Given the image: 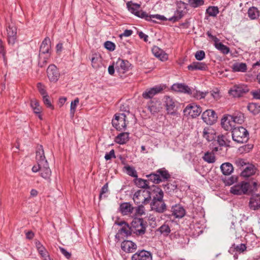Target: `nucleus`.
<instances>
[{
    "label": "nucleus",
    "instance_id": "1",
    "mask_svg": "<svg viewBox=\"0 0 260 260\" xmlns=\"http://www.w3.org/2000/svg\"><path fill=\"white\" fill-rule=\"evenodd\" d=\"M152 190L151 209L157 213H162L167 209L166 204L163 200L164 192L159 187L155 185L152 186Z\"/></svg>",
    "mask_w": 260,
    "mask_h": 260
},
{
    "label": "nucleus",
    "instance_id": "2",
    "mask_svg": "<svg viewBox=\"0 0 260 260\" xmlns=\"http://www.w3.org/2000/svg\"><path fill=\"white\" fill-rule=\"evenodd\" d=\"M232 134L233 140L237 143H246L249 139V132L243 126L235 127Z\"/></svg>",
    "mask_w": 260,
    "mask_h": 260
},
{
    "label": "nucleus",
    "instance_id": "3",
    "mask_svg": "<svg viewBox=\"0 0 260 260\" xmlns=\"http://www.w3.org/2000/svg\"><path fill=\"white\" fill-rule=\"evenodd\" d=\"M147 223L142 218H135L131 223L132 233L137 236H142L146 233Z\"/></svg>",
    "mask_w": 260,
    "mask_h": 260
},
{
    "label": "nucleus",
    "instance_id": "4",
    "mask_svg": "<svg viewBox=\"0 0 260 260\" xmlns=\"http://www.w3.org/2000/svg\"><path fill=\"white\" fill-rule=\"evenodd\" d=\"M151 192H152V188L149 190H138L134 193L133 200L137 204L140 203L147 204L151 199Z\"/></svg>",
    "mask_w": 260,
    "mask_h": 260
},
{
    "label": "nucleus",
    "instance_id": "5",
    "mask_svg": "<svg viewBox=\"0 0 260 260\" xmlns=\"http://www.w3.org/2000/svg\"><path fill=\"white\" fill-rule=\"evenodd\" d=\"M126 115L124 113H117L112 119V124L117 131L125 130L126 127L125 122Z\"/></svg>",
    "mask_w": 260,
    "mask_h": 260
},
{
    "label": "nucleus",
    "instance_id": "6",
    "mask_svg": "<svg viewBox=\"0 0 260 260\" xmlns=\"http://www.w3.org/2000/svg\"><path fill=\"white\" fill-rule=\"evenodd\" d=\"M249 90L248 86L246 85H235L229 90V93L235 98H239L248 92Z\"/></svg>",
    "mask_w": 260,
    "mask_h": 260
},
{
    "label": "nucleus",
    "instance_id": "7",
    "mask_svg": "<svg viewBox=\"0 0 260 260\" xmlns=\"http://www.w3.org/2000/svg\"><path fill=\"white\" fill-rule=\"evenodd\" d=\"M128 10L136 16L145 20H148L150 17L145 12L140 10V5L137 4H127Z\"/></svg>",
    "mask_w": 260,
    "mask_h": 260
},
{
    "label": "nucleus",
    "instance_id": "8",
    "mask_svg": "<svg viewBox=\"0 0 260 260\" xmlns=\"http://www.w3.org/2000/svg\"><path fill=\"white\" fill-rule=\"evenodd\" d=\"M165 88L164 85H158L147 89L142 93V96L145 99H152L154 95L161 93Z\"/></svg>",
    "mask_w": 260,
    "mask_h": 260
},
{
    "label": "nucleus",
    "instance_id": "9",
    "mask_svg": "<svg viewBox=\"0 0 260 260\" xmlns=\"http://www.w3.org/2000/svg\"><path fill=\"white\" fill-rule=\"evenodd\" d=\"M184 115H188L192 118L198 116L202 112V108L200 106L194 103L188 105L183 110Z\"/></svg>",
    "mask_w": 260,
    "mask_h": 260
},
{
    "label": "nucleus",
    "instance_id": "10",
    "mask_svg": "<svg viewBox=\"0 0 260 260\" xmlns=\"http://www.w3.org/2000/svg\"><path fill=\"white\" fill-rule=\"evenodd\" d=\"M250 183L242 182L232 186L230 191L232 193L236 195L246 194L249 189Z\"/></svg>",
    "mask_w": 260,
    "mask_h": 260
},
{
    "label": "nucleus",
    "instance_id": "11",
    "mask_svg": "<svg viewBox=\"0 0 260 260\" xmlns=\"http://www.w3.org/2000/svg\"><path fill=\"white\" fill-rule=\"evenodd\" d=\"M202 118L206 124L212 125L216 121L217 116L214 111L209 109L203 113Z\"/></svg>",
    "mask_w": 260,
    "mask_h": 260
},
{
    "label": "nucleus",
    "instance_id": "12",
    "mask_svg": "<svg viewBox=\"0 0 260 260\" xmlns=\"http://www.w3.org/2000/svg\"><path fill=\"white\" fill-rule=\"evenodd\" d=\"M51 53V41L49 37H46L41 44L39 55L50 56Z\"/></svg>",
    "mask_w": 260,
    "mask_h": 260
},
{
    "label": "nucleus",
    "instance_id": "13",
    "mask_svg": "<svg viewBox=\"0 0 260 260\" xmlns=\"http://www.w3.org/2000/svg\"><path fill=\"white\" fill-rule=\"evenodd\" d=\"M7 40L9 45L13 46L17 41V28L14 25H9L7 28Z\"/></svg>",
    "mask_w": 260,
    "mask_h": 260
},
{
    "label": "nucleus",
    "instance_id": "14",
    "mask_svg": "<svg viewBox=\"0 0 260 260\" xmlns=\"http://www.w3.org/2000/svg\"><path fill=\"white\" fill-rule=\"evenodd\" d=\"M132 260H152V254L150 251L144 249L139 250L131 257Z\"/></svg>",
    "mask_w": 260,
    "mask_h": 260
},
{
    "label": "nucleus",
    "instance_id": "15",
    "mask_svg": "<svg viewBox=\"0 0 260 260\" xmlns=\"http://www.w3.org/2000/svg\"><path fill=\"white\" fill-rule=\"evenodd\" d=\"M147 107L152 114L157 113L162 109L161 102L155 99H151L147 103Z\"/></svg>",
    "mask_w": 260,
    "mask_h": 260
},
{
    "label": "nucleus",
    "instance_id": "16",
    "mask_svg": "<svg viewBox=\"0 0 260 260\" xmlns=\"http://www.w3.org/2000/svg\"><path fill=\"white\" fill-rule=\"evenodd\" d=\"M130 63L127 60L118 58L116 62L115 69L120 76L128 71Z\"/></svg>",
    "mask_w": 260,
    "mask_h": 260
},
{
    "label": "nucleus",
    "instance_id": "17",
    "mask_svg": "<svg viewBox=\"0 0 260 260\" xmlns=\"http://www.w3.org/2000/svg\"><path fill=\"white\" fill-rule=\"evenodd\" d=\"M47 73L49 80L51 82L57 81L60 75L58 69L54 64H51L48 67Z\"/></svg>",
    "mask_w": 260,
    "mask_h": 260
},
{
    "label": "nucleus",
    "instance_id": "18",
    "mask_svg": "<svg viewBox=\"0 0 260 260\" xmlns=\"http://www.w3.org/2000/svg\"><path fill=\"white\" fill-rule=\"evenodd\" d=\"M234 122L232 119L231 115H224L221 120V125L222 127L225 131H231L235 127Z\"/></svg>",
    "mask_w": 260,
    "mask_h": 260
},
{
    "label": "nucleus",
    "instance_id": "19",
    "mask_svg": "<svg viewBox=\"0 0 260 260\" xmlns=\"http://www.w3.org/2000/svg\"><path fill=\"white\" fill-rule=\"evenodd\" d=\"M166 110L169 114L174 115L176 113V103L173 98L169 96L166 95L164 97Z\"/></svg>",
    "mask_w": 260,
    "mask_h": 260
},
{
    "label": "nucleus",
    "instance_id": "20",
    "mask_svg": "<svg viewBox=\"0 0 260 260\" xmlns=\"http://www.w3.org/2000/svg\"><path fill=\"white\" fill-rule=\"evenodd\" d=\"M121 249L126 253H133L137 249V244L130 240H124L121 244Z\"/></svg>",
    "mask_w": 260,
    "mask_h": 260
},
{
    "label": "nucleus",
    "instance_id": "21",
    "mask_svg": "<svg viewBox=\"0 0 260 260\" xmlns=\"http://www.w3.org/2000/svg\"><path fill=\"white\" fill-rule=\"evenodd\" d=\"M172 214L168 215L170 218L171 216H174L175 218H182L185 214V210L184 208L179 204L173 206L171 208Z\"/></svg>",
    "mask_w": 260,
    "mask_h": 260
},
{
    "label": "nucleus",
    "instance_id": "22",
    "mask_svg": "<svg viewBox=\"0 0 260 260\" xmlns=\"http://www.w3.org/2000/svg\"><path fill=\"white\" fill-rule=\"evenodd\" d=\"M36 160L37 163L40 165H42L45 163L48 162L44 154V151L42 145H39L37 147L36 151Z\"/></svg>",
    "mask_w": 260,
    "mask_h": 260
},
{
    "label": "nucleus",
    "instance_id": "23",
    "mask_svg": "<svg viewBox=\"0 0 260 260\" xmlns=\"http://www.w3.org/2000/svg\"><path fill=\"white\" fill-rule=\"evenodd\" d=\"M249 206L250 209L256 210L260 208V195L252 196L249 200Z\"/></svg>",
    "mask_w": 260,
    "mask_h": 260
},
{
    "label": "nucleus",
    "instance_id": "24",
    "mask_svg": "<svg viewBox=\"0 0 260 260\" xmlns=\"http://www.w3.org/2000/svg\"><path fill=\"white\" fill-rule=\"evenodd\" d=\"M187 69L189 71H206L208 69V66L205 62L194 61L187 66Z\"/></svg>",
    "mask_w": 260,
    "mask_h": 260
},
{
    "label": "nucleus",
    "instance_id": "25",
    "mask_svg": "<svg viewBox=\"0 0 260 260\" xmlns=\"http://www.w3.org/2000/svg\"><path fill=\"white\" fill-rule=\"evenodd\" d=\"M152 52L156 57L161 61L167 60L168 58V54L157 46H154L152 49Z\"/></svg>",
    "mask_w": 260,
    "mask_h": 260
},
{
    "label": "nucleus",
    "instance_id": "26",
    "mask_svg": "<svg viewBox=\"0 0 260 260\" xmlns=\"http://www.w3.org/2000/svg\"><path fill=\"white\" fill-rule=\"evenodd\" d=\"M173 90L177 92H180L184 93H187L189 95L191 93V89L190 87L182 83H176L174 84L172 87Z\"/></svg>",
    "mask_w": 260,
    "mask_h": 260
},
{
    "label": "nucleus",
    "instance_id": "27",
    "mask_svg": "<svg viewBox=\"0 0 260 260\" xmlns=\"http://www.w3.org/2000/svg\"><path fill=\"white\" fill-rule=\"evenodd\" d=\"M40 175L45 179L50 181L51 171L49 167L48 162L42 164V166L40 170Z\"/></svg>",
    "mask_w": 260,
    "mask_h": 260
},
{
    "label": "nucleus",
    "instance_id": "28",
    "mask_svg": "<svg viewBox=\"0 0 260 260\" xmlns=\"http://www.w3.org/2000/svg\"><path fill=\"white\" fill-rule=\"evenodd\" d=\"M129 135L127 132L121 133L115 137V142L120 145L124 144L129 140Z\"/></svg>",
    "mask_w": 260,
    "mask_h": 260
},
{
    "label": "nucleus",
    "instance_id": "29",
    "mask_svg": "<svg viewBox=\"0 0 260 260\" xmlns=\"http://www.w3.org/2000/svg\"><path fill=\"white\" fill-rule=\"evenodd\" d=\"M120 211L123 215H128L132 213L134 210V207L129 203H123L120 204Z\"/></svg>",
    "mask_w": 260,
    "mask_h": 260
},
{
    "label": "nucleus",
    "instance_id": "30",
    "mask_svg": "<svg viewBox=\"0 0 260 260\" xmlns=\"http://www.w3.org/2000/svg\"><path fill=\"white\" fill-rule=\"evenodd\" d=\"M256 168L252 164H248V166L241 172V176L244 177H249L253 175L256 172Z\"/></svg>",
    "mask_w": 260,
    "mask_h": 260
},
{
    "label": "nucleus",
    "instance_id": "31",
    "mask_svg": "<svg viewBox=\"0 0 260 260\" xmlns=\"http://www.w3.org/2000/svg\"><path fill=\"white\" fill-rule=\"evenodd\" d=\"M234 123L242 124L244 121V114L240 111H236L231 115Z\"/></svg>",
    "mask_w": 260,
    "mask_h": 260
},
{
    "label": "nucleus",
    "instance_id": "32",
    "mask_svg": "<svg viewBox=\"0 0 260 260\" xmlns=\"http://www.w3.org/2000/svg\"><path fill=\"white\" fill-rule=\"evenodd\" d=\"M135 184L139 188L146 189L145 190H149L151 189L149 185V182L146 180H144L141 178H136L134 180Z\"/></svg>",
    "mask_w": 260,
    "mask_h": 260
},
{
    "label": "nucleus",
    "instance_id": "33",
    "mask_svg": "<svg viewBox=\"0 0 260 260\" xmlns=\"http://www.w3.org/2000/svg\"><path fill=\"white\" fill-rule=\"evenodd\" d=\"M260 11L255 7H251L248 9L247 15L251 20H256L259 16Z\"/></svg>",
    "mask_w": 260,
    "mask_h": 260
},
{
    "label": "nucleus",
    "instance_id": "34",
    "mask_svg": "<svg viewBox=\"0 0 260 260\" xmlns=\"http://www.w3.org/2000/svg\"><path fill=\"white\" fill-rule=\"evenodd\" d=\"M220 169L224 175H230L234 170L233 165L230 162L222 164L220 166Z\"/></svg>",
    "mask_w": 260,
    "mask_h": 260
},
{
    "label": "nucleus",
    "instance_id": "35",
    "mask_svg": "<svg viewBox=\"0 0 260 260\" xmlns=\"http://www.w3.org/2000/svg\"><path fill=\"white\" fill-rule=\"evenodd\" d=\"M185 12L183 10L177 9L175 12L174 15L169 18L168 20L173 22H177L182 18L185 15Z\"/></svg>",
    "mask_w": 260,
    "mask_h": 260
},
{
    "label": "nucleus",
    "instance_id": "36",
    "mask_svg": "<svg viewBox=\"0 0 260 260\" xmlns=\"http://www.w3.org/2000/svg\"><path fill=\"white\" fill-rule=\"evenodd\" d=\"M232 70L234 72H245L247 70V65L245 63H235L232 66Z\"/></svg>",
    "mask_w": 260,
    "mask_h": 260
},
{
    "label": "nucleus",
    "instance_id": "37",
    "mask_svg": "<svg viewBox=\"0 0 260 260\" xmlns=\"http://www.w3.org/2000/svg\"><path fill=\"white\" fill-rule=\"evenodd\" d=\"M217 142L219 145L221 146H230L231 141L228 139L227 135H218L217 139Z\"/></svg>",
    "mask_w": 260,
    "mask_h": 260
},
{
    "label": "nucleus",
    "instance_id": "38",
    "mask_svg": "<svg viewBox=\"0 0 260 260\" xmlns=\"http://www.w3.org/2000/svg\"><path fill=\"white\" fill-rule=\"evenodd\" d=\"M247 109L252 114L255 115L260 113V105L255 103H249Z\"/></svg>",
    "mask_w": 260,
    "mask_h": 260
},
{
    "label": "nucleus",
    "instance_id": "39",
    "mask_svg": "<svg viewBox=\"0 0 260 260\" xmlns=\"http://www.w3.org/2000/svg\"><path fill=\"white\" fill-rule=\"evenodd\" d=\"M156 171L159 179H161L162 181L167 180L171 177V175L169 174L168 171L164 168L159 169Z\"/></svg>",
    "mask_w": 260,
    "mask_h": 260
},
{
    "label": "nucleus",
    "instance_id": "40",
    "mask_svg": "<svg viewBox=\"0 0 260 260\" xmlns=\"http://www.w3.org/2000/svg\"><path fill=\"white\" fill-rule=\"evenodd\" d=\"M246 248L247 246L245 244L241 243L238 245L233 244L230 248V250H233V251H236L237 253H241L246 251Z\"/></svg>",
    "mask_w": 260,
    "mask_h": 260
},
{
    "label": "nucleus",
    "instance_id": "41",
    "mask_svg": "<svg viewBox=\"0 0 260 260\" xmlns=\"http://www.w3.org/2000/svg\"><path fill=\"white\" fill-rule=\"evenodd\" d=\"M30 107L32 108L34 113L39 114L42 112V107L40 105L39 102L36 99L30 101Z\"/></svg>",
    "mask_w": 260,
    "mask_h": 260
},
{
    "label": "nucleus",
    "instance_id": "42",
    "mask_svg": "<svg viewBox=\"0 0 260 260\" xmlns=\"http://www.w3.org/2000/svg\"><path fill=\"white\" fill-rule=\"evenodd\" d=\"M209 92L208 91L202 92L195 89H191V93L189 95H192L194 98L200 100L204 98Z\"/></svg>",
    "mask_w": 260,
    "mask_h": 260
},
{
    "label": "nucleus",
    "instance_id": "43",
    "mask_svg": "<svg viewBox=\"0 0 260 260\" xmlns=\"http://www.w3.org/2000/svg\"><path fill=\"white\" fill-rule=\"evenodd\" d=\"M215 47L223 54H228L230 51V48L221 42L215 43Z\"/></svg>",
    "mask_w": 260,
    "mask_h": 260
},
{
    "label": "nucleus",
    "instance_id": "44",
    "mask_svg": "<svg viewBox=\"0 0 260 260\" xmlns=\"http://www.w3.org/2000/svg\"><path fill=\"white\" fill-rule=\"evenodd\" d=\"M219 9L217 6H209L206 10V14L209 16L216 17L219 13Z\"/></svg>",
    "mask_w": 260,
    "mask_h": 260
},
{
    "label": "nucleus",
    "instance_id": "45",
    "mask_svg": "<svg viewBox=\"0 0 260 260\" xmlns=\"http://www.w3.org/2000/svg\"><path fill=\"white\" fill-rule=\"evenodd\" d=\"M203 159L209 164L214 163L216 160L215 155L213 152H206L203 157Z\"/></svg>",
    "mask_w": 260,
    "mask_h": 260
},
{
    "label": "nucleus",
    "instance_id": "46",
    "mask_svg": "<svg viewBox=\"0 0 260 260\" xmlns=\"http://www.w3.org/2000/svg\"><path fill=\"white\" fill-rule=\"evenodd\" d=\"M147 178L149 181H151L154 183L158 184L162 182V179H159L158 175H157V171L155 173H152L146 175Z\"/></svg>",
    "mask_w": 260,
    "mask_h": 260
},
{
    "label": "nucleus",
    "instance_id": "47",
    "mask_svg": "<svg viewBox=\"0 0 260 260\" xmlns=\"http://www.w3.org/2000/svg\"><path fill=\"white\" fill-rule=\"evenodd\" d=\"M118 233L120 234H124L125 236L131 235L132 233L131 226H129L128 224H125L119 230Z\"/></svg>",
    "mask_w": 260,
    "mask_h": 260
},
{
    "label": "nucleus",
    "instance_id": "48",
    "mask_svg": "<svg viewBox=\"0 0 260 260\" xmlns=\"http://www.w3.org/2000/svg\"><path fill=\"white\" fill-rule=\"evenodd\" d=\"M209 128L206 127L203 130V137L208 141H211L215 139V134L213 133L209 132Z\"/></svg>",
    "mask_w": 260,
    "mask_h": 260
},
{
    "label": "nucleus",
    "instance_id": "49",
    "mask_svg": "<svg viewBox=\"0 0 260 260\" xmlns=\"http://www.w3.org/2000/svg\"><path fill=\"white\" fill-rule=\"evenodd\" d=\"M124 169L126 170L127 175L134 178L138 177V174L135 169L130 166L127 165L124 167Z\"/></svg>",
    "mask_w": 260,
    "mask_h": 260
},
{
    "label": "nucleus",
    "instance_id": "50",
    "mask_svg": "<svg viewBox=\"0 0 260 260\" xmlns=\"http://www.w3.org/2000/svg\"><path fill=\"white\" fill-rule=\"evenodd\" d=\"M157 231L164 236H167L170 233L171 229L168 224H164L158 229Z\"/></svg>",
    "mask_w": 260,
    "mask_h": 260
},
{
    "label": "nucleus",
    "instance_id": "51",
    "mask_svg": "<svg viewBox=\"0 0 260 260\" xmlns=\"http://www.w3.org/2000/svg\"><path fill=\"white\" fill-rule=\"evenodd\" d=\"M187 2L193 8H197L204 5V0H188Z\"/></svg>",
    "mask_w": 260,
    "mask_h": 260
},
{
    "label": "nucleus",
    "instance_id": "52",
    "mask_svg": "<svg viewBox=\"0 0 260 260\" xmlns=\"http://www.w3.org/2000/svg\"><path fill=\"white\" fill-rule=\"evenodd\" d=\"M162 186L165 191L168 193H171L174 191L177 188V185L176 184H172L171 183L163 184Z\"/></svg>",
    "mask_w": 260,
    "mask_h": 260
},
{
    "label": "nucleus",
    "instance_id": "53",
    "mask_svg": "<svg viewBox=\"0 0 260 260\" xmlns=\"http://www.w3.org/2000/svg\"><path fill=\"white\" fill-rule=\"evenodd\" d=\"M79 103V99L78 98H76L74 101H72L70 107V114L73 116L76 111V109L77 105Z\"/></svg>",
    "mask_w": 260,
    "mask_h": 260
},
{
    "label": "nucleus",
    "instance_id": "54",
    "mask_svg": "<svg viewBox=\"0 0 260 260\" xmlns=\"http://www.w3.org/2000/svg\"><path fill=\"white\" fill-rule=\"evenodd\" d=\"M50 56L39 55V62L38 65L41 68H43L46 66L48 62V59Z\"/></svg>",
    "mask_w": 260,
    "mask_h": 260
},
{
    "label": "nucleus",
    "instance_id": "55",
    "mask_svg": "<svg viewBox=\"0 0 260 260\" xmlns=\"http://www.w3.org/2000/svg\"><path fill=\"white\" fill-rule=\"evenodd\" d=\"M91 64L93 68L97 69L100 66L101 58L96 55L93 56L91 59Z\"/></svg>",
    "mask_w": 260,
    "mask_h": 260
},
{
    "label": "nucleus",
    "instance_id": "56",
    "mask_svg": "<svg viewBox=\"0 0 260 260\" xmlns=\"http://www.w3.org/2000/svg\"><path fill=\"white\" fill-rule=\"evenodd\" d=\"M43 101L44 104L46 105V106L47 108H50L52 110L54 109V106L51 104L49 99V96L48 94L43 96Z\"/></svg>",
    "mask_w": 260,
    "mask_h": 260
},
{
    "label": "nucleus",
    "instance_id": "57",
    "mask_svg": "<svg viewBox=\"0 0 260 260\" xmlns=\"http://www.w3.org/2000/svg\"><path fill=\"white\" fill-rule=\"evenodd\" d=\"M135 214L140 216L145 214V207L143 205H140L136 208Z\"/></svg>",
    "mask_w": 260,
    "mask_h": 260
},
{
    "label": "nucleus",
    "instance_id": "58",
    "mask_svg": "<svg viewBox=\"0 0 260 260\" xmlns=\"http://www.w3.org/2000/svg\"><path fill=\"white\" fill-rule=\"evenodd\" d=\"M36 247L39 253L42 255V256L44 257L46 255V250L45 247L39 242L36 243Z\"/></svg>",
    "mask_w": 260,
    "mask_h": 260
},
{
    "label": "nucleus",
    "instance_id": "59",
    "mask_svg": "<svg viewBox=\"0 0 260 260\" xmlns=\"http://www.w3.org/2000/svg\"><path fill=\"white\" fill-rule=\"evenodd\" d=\"M104 46L105 48H106L107 50L112 51H114L115 49V45L114 43L107 41L105 42L104 43Z\"/></svg>",
    "mask_w": 260,
    "mask_h": 260
},
{
    "label": "nucleus",
    "instance_id": "60",
    "mask_svg": "<svg viewBox=\"0 0 260 260\" xmlns=\"http://www.w3.org/2000/svg\"><path fill=\"white\" fill-rule=\"evenodd\" d=\"M194 56L197 60L201 61L205 57V53L203 50H199L196 52Z\"/></svg>",
    "mask_w": 260,
    "mask_h": 260
},
{
    "label": "nucleus",
    "instance_id": "61",
    "mask_svg": "<svg viewBox=\"0 0 260 260\" xmlns=\"http://www.w3.org/2000/svg\"><path fill=\"white\" fill-rule=\"evenodd\" d=\"M37 88L39 92L42 96L48 94L46 90L45 86L41 83H38L37 84Z\"/></svg>",
    "mask_w": 260,
    "mask_h": 260
},
{
    "label": "nucleus",
    "instance_id": "62",
    "mask_svg": "<svg viewBox=\"0 0 260 260\" xmlns=\"http://www.w3.org/2000/svg\"><path fill=\"white\" fill-rule=\"evenodd\" d=\"M149 16L150 17V18L148 20H146L147 21H150L152 18H155V19L160 20V21H166V20H168V19H167L164 16L160 15L159 14L151 15H149Z\"/></svg>",
    "mask_w": 260,
    "mask_h": 260
},
{
    "label": "nucleus",
    "instance_id": "63",
    "mask_svg": "<svg viewBox=\"0 0 260 260\" xmlns=\"http://www.w3.org/2000/svg\"><path fill=\"white\" fill-rule=\"evenodd\" d=\"M112 158H116L114 149H112L109 153H106L105 155V159L106 160H110Z\"/></svg>",
    "mask_w": 260,
    "mask_h": 260
},
{
    "label": "nucleus",
    "instance_id": "64",
    "mask_svg": "<svg viewBox=\"0 0 260 260\" xmlns=\"http://www.w3.org/2000/svg\"><path fill=\"white\" fill-rule=\"evenodd\" d=\"M250 94L252 96L253 98L257 100H260V89L251 91Z\"/></svg>",
    "mask_w": 260,
    "mask_h": 260
}]
</instances>
